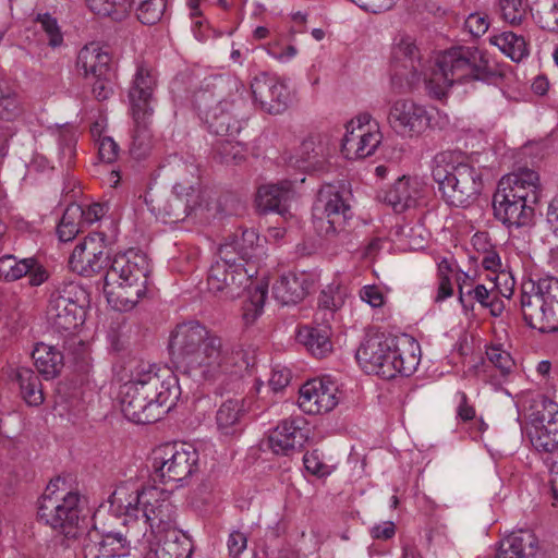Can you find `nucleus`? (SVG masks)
Listing matches in <instances>:
<instances>
[{"label":"nucleus","mask_w":558,"mask_h":558,"mask_svg":"<svg viewBox=\"0 0 558 558\" xmlns=\"http://www.w3.org/2000/svg\"><path fill=\"white\" fill-rule=\"evenodd\" d=\"M391 87L397 94H405L424 80L427 94L441 100L454 83L482 81L497 84L505 70L489 58L487 52L475 47L459 46L441 53L427 74L420 50L410 36H403L391 52Z\"/></svg>","instance_id":"obj_1"},{"label":"nucleus","mask_w":558,"mask_h":558,"mask_svg":"<svg viewBox=\"0 0 558 558\" xmlns=\"http://www.w3.org/2000/svg\"><path fill=\"white\" fill-rule=\"evenodd\" d=\"M69 267L84 277L107 268L102 290L107 301L119 311L132 310L146 295L151 272L147 256L138 251L131 250L110 259L106 235L100 232L89 233L75 245Z\"/></svg>","instance_id":"obj_2"},{"label":"nucleus","mask_w":558,"mask_h":558,"mask_svg":"<svg viewBox=\"0 0 558 558\" xmlns=\"http://www.w3.org/2000/svg\"><path fill=\"white\" fill-rule=\"evenodd\" d=\"M169 349L178 372L196 381H220L222 387L241 384V366L222 339L197 320L179 324L170 336Z\"/></svg>","instance_id":"obj_3"},{"label":"nucleus","mask_w":558,"mask_h":558,"mask_svg":"<svg viewBox=\"0 0 558 558\" xmlns=\"http://www.w3.org/2000/svg\"><path fill=\"white\" fill-rule=\"evenodd\" d=\"M241 87L230 75H214L202 81L192 104L209 132L222 137H234L241 132L245 120Z\"/></svg>","instance_id":"obj_4"},{"label":"nucleus","mask_w":558,"mask_h":558,"mask_svg":"<svg viewBox=\"0 0 558 558\" xmlns=\"http://www.w3.org/2000/svg\"><path fill=\"white\" fill-rule=\"evenodd\" d=\"M432 177L442 199L454 207L465 208L473 204L484 186L481 170L451 150L435 155Z\"/></svg>","instance_id":"obj_5"},{"label":"nucleus","mask_w":558,"mask_h":558,"mask_svg":"<svg viewBox=\"0 0 558 558\" xmlns=\"http://www.w3.org/2000/svg\"><path fill=\"white\" fill-rule=\"evenodd\" d=\"M81 495L69 488L63 476L51 480L38 500V519L66 537L75 536L81 520Z\"/></svg>","instance_id":"obj_6"},{"label":"nucleus","mask_w":558,"mask_h":558,"mask_svg":"<svg viewBox=\"0 0 558 558\" xmlns=\"http://www.w3.org/2000/svg\"><path fill=\"white\" fill-rule=\"evenodd\" d=\"M524 322L541 332L558 331V278L545 276L533 282L531 291H522Z\"/></svg>","instance_id":"obj_7"},{"label":"nucleus","mask_w":558,"mask_h":558,"mask_svg":"<svg viewBox=\"0 0 558 558\" xmlns=\"http://www.w3.org/2000/svg\"><path fill=\"white\" fill-rule=\"evenodd\" d=\"M350 197L351 193L343 184L327 185L319 190L313 207V223L318 234L332 238L347 232L353 216Z\"/></svg>","instance_id":"obj_8"},{"label":"nucleus","mask_w":558,"mask_h":558,"mask_svg":"<svg viewBox=\"0 0 558 558\" xmlns=\"http://www.w3.org/2000/svg\"><path fill=\"white\" fill-rule=\"evenodd\" d=\"M124 509L125 515L135 519L141 512L151 532L169 530L175 518V508L169 495L155 486L144 487L136 490L133 496L130 495Z\"/></svg>","instance_id":"obj_9"},{"label":"nucleus","mask_w":558,"mask_h":558,"mask_svg":"<svg viewBox=\"0 0 558 558\" xmlns=\"http://www.w3.org/2000/svg\"><path fill=\"white\" fill-rule=\"evenodd\" d=\"M198 453L186 444H166L154 450V481L177 486L197 470Z\"/></svg>","instance_id":"obj_10"},{"label":"nucleus","mask_w":558,"mask_h":558,"mask_svg":"<svg viewBox=\"0 0 558 558\" xmlns=\"http://www.w3.org/2000/svg\"><path fill=\"white\" fill-rule=\"evenodd\" d=\"M85 299L86 291L78 283H60L49 295L47 318L51 327L59 332L75 329L83 322Z\"/></svg>","instance_id":"obj_11"},{"label":"nucleus","mask_w":558,"mask_h":558,"mask_svg":"<svg viewBox=\"0 0 558 558\" xmlns=\"http://www.w3.org/2000/svg\"><path fill=\"white\" fill-rule=\"evenodd\" d=\"M142 390L151 403L158 401L159 409H166V414L179 398V385L175 376L167 367L141 361L131 371L130 378Z\"/></svg>","instance_id":"obj_12"},{"label":"nucleus","mask_w":558,"mask_h":558,"mask_svg":"<svg viewBox=\"0 0 558 558\" xmlns=\"http://www.w3.org/2000/svg\"><path fill=\"white\" fill-rule=\"evenodd\" d=\"M189 178L183 182H175L173 191L169 195L148 193L145 203L148 209L157 217L168 223L184 221L198 205V196L195 186L190 183Z\"/></svg>","instance_id":"obj_13"},{"label":"nucleus","mask_w":558,"mask_h":558,"mask_svg":"<svg viewBox=\"0 0 558 558\" xmlns=\"http://www.w3.org/2000/svg\"><path fill=\"white\" fill-rule=\"evenodd\" d=\"M387 121L398 135L413 137L429 128L430 116L424 106L410 99H399L390 106Z\"/></svg>","instance_id":"obj_14"},{"label":"nucleus","mask_w":558,"mask_h":558,"mask_svg":"<svg viewBox=\"0 0 558 558\" xmlns=\"http://www.w3.org/2000/svg\"><path fill=\"white\" fill-rule=\"evenodd\" d=\"M141 390L142 386H136L131 379L121 386L120 403L124 416L137 424L159 421L166 414V409H159L158 401L151 403Z\"/></svg>","instance_id":"obj_15"},{"label":"nucleus","mask_w":558,"mask_h":558,"mask_svg":"<svg viewBox=\"0 0 558 558\" xmlns=\"http://www.w3.org/2000/svg\"><path fill=\"white\" fill-rule=\"evenodd\" d=\"M298 402L307 414L330 412L339 402L338 386L329 377L308 380L301 387Z\"/></svg>","instance_id":"obj_16"},{"label":"nucleus","mask_w":558,"mask_h":558,"mask_svg":"<svg viewBox=\"0 0 558 558\" xmlns=\"http://www.w3.org/2000/svg\"><path fill=\"white\" fill-rule=\"evenodd\" d=\"M251 90L255 101L271 114L282 112L290 100V93L286 84L266 72L254 76L251 82Z\"/></svg>","instance_id":"obj_17"},{"label":"nucleus","mask_w":558,"mask_h":558,"mask_svg":"<svg viewBox=\"0 0 558 558\" xmlns=\"http://www.w3.org/2000/svg\"><path fill=\"white\" fill-rule=\"evenodd\" d=\"M28 278L31 287H39L49 279V272L35 257L19 258L7 254L0 257V280L14 282Z\"/></svg>","instance_id":"obj_18"},{"label":"nucleus","mask_w":558,"mask_h":558,"mask_svg":"<svg viewBox=\"0 0 558 558\" xmlns=\"http://www.w3.org/2000/svg\"><path fill=\"white\" fill-rule=\"evenodd\" d=\"M302 417L287 418L277 425L268 437L270 449L276 454L289 456L300 451L307 441V430Z\"/></svg>","instance_id":"obj_19"},{"label":"nucleus","mask_w":558,"mask_h":558,"mask_svg":"<svg viewBox=\"0 0 558 558\" xmlns=\"http://www.w3.org/2000/svg\"><path fill=\"white\" fill-rule=\"evenodd\" d=\"M83 558H121L128 555V541L120 533L99 534L94 530L82 539Z\"/></svg>","instance_id":"obj_20"},{"label":"nucleus","mask_w":558,"mask_h":558,"mask_svg":"<svg viewBox=\"0 0 558 558\" xmlns=\"http://www.w3.org/2000/svg\"><path fill=\"white\" fill-rule=\"evenodd\" d=\"M157 86L155 72L146 65H138L129 89L131 113H154V90Z\"/></svg>","instance_id":"obj_21"},{"label":"nucleus","mask_w":558,"mask_h":558,"mask_svg":"<svg viewBox=\"0 0 558 558\" xmlns=\"http://www.w3.org/2000/svg\"><path fill=\"white\" fill-rule=\"evenodd\" d=\"M538 181V173L525 168L517 173L502 177L497 191L509 195L514 201L532 206L537 202Z\"/></svg>","instance_id":"obj_22"},{"label":"nucleus","mask_w":558,"mask_h":558,"mask_svg":"<svg viewBox=\"0 0 558 558\" xmlns=\"http://www.w3.org/2000/svg\"><path fill=\"white\" fill-rule=\"evenodd\" d=\"M354 125V121L345 125L347 132L342 138L341 151L348 159H364L374 154L381 142V135L378 131L355 129Z\"/></svg>","instance_id":"obj_23"},{"label":"nucleus","mask_w":558,"mask_h":558,"mask_svg":"<svg viewBox=\"0 0 558 558\" xmlns=\"http://www.w3.org/2000/svg\"><path fill=\"white\" fill-rule=\"evenodd\" d=\"M493 209L495 218L508 228L529 226L534 216L533 206L514 201L498 191L493 196Z\"/></svg>","instance_id":"obj_24"},{"label":"nucleus","mask_w":558,"mask_h":558,"mask_svg":"<svg viewBox=\"0 0 558 558\" xmlns=\"http://www.w3.org/2000/svg\"><path fill=\"white\" fill-rule=\"evenodd\" d=\"M527 430L531 444L539 452L558 447V411L533 413Z\"/></svg>","instance_id":"obj_25"},{"label":"nucleus","mask_w":558,"mask_h":558,"mask_svg":"<svg viewBox=\"0 0 558 558\" xmlns=\"http://www.w3.org/2000/svg\"><path fill=\"white\" fill-rule=\"evenodd\" d=\"M76 68L85 80L114 71L111 54L96 43L87 44L78 51Z\"/></svg>","instance_id":"obj_26"},{"label":"nucleus","mask_w":558,"mask_h":558,"mask_svg":"<svg viewBox=\"0 0 558 558\" xmlns=\"http://www.w3.org/2000/svg\"><path fill=\"white\" fill-rule=\"evenodd\" d=\"M312 284L307 274L288 272L274 283L272 295L282 305H294L307 295Z\"/></svg>","instance_id":"obj_27"},{"label":"nucleus","mask_w":558,"mask_h":558,"mask_svg":"<svg viewBox=\"0 0 558 558\" xmlns=\"http://www.w3.org/2000/svg\"><path fill=\"white\" fill-rule=\"evenodd\" d=\"M293 195V185L288 180L262 185L256 195V205L262 213L274 211L283 216Z\"/></svg>","instance_id":"obj_28"},{"label":"nucleus","mask_w":558,"mask_h":558,"mask_svg":"<svg viewBox=\"0 0 558 558\" xmlns=\"http://www.w3.org/2000/svg\"><path fill=\"white\" fill-rule=\"evenodd\" d=\"M417 364V356L414 353L405 354L392 338L389 351L385 352L380 366L376 371V375L384 379H392L397 375L410 376L415 371Z\"/></svg>","instance_id":"obj_29"},{"label":"nucleus","mask_w":558,"mask_h":558,"mask_svg":"<svg viewBox=\"0 0 558 558\" xmlns=\"http://www.w3.org/2000/svg\"><path fill=\"white\" fill-rule=\"evenodd\" d=\"M420 195L417 181L402 175L388 190L383 191L378 197L390 205L396 213H402L415 206Z\"/></svg>","instance_id":"obj_30"},{"label":"nucleus","mask_w":558,"mask_h":558,"mask_svg":"<svg viewBox=\"0 0 558 558\" xmlns=\"http://www.w3.org/2000/svg\"><path fill=\"white\" fill-rule=\"evenodd\" d=\"M391 339L384 333L367 335L364 338L356 350L355 357L366 373L376 374L385 352L389 351Z\"/></svg>","instance_id":"obj_31"},{"label":"nucleus","mask_w":558,"mask_h":558,"mask_svg":"<svg viewBox=\"0 0 558 558\" xmlns=\"http://www.w3.org/2000/svg\"><path fill=\"white\" fill-rule=\"evenodd\" d=\"M538 549L537 537L529 530H520L505 537L499 545L498 558H533Z\"/></svg>","instance_id":"obj_32"},{"label":"nucleus","mask_w":558,"mask_h":558,"mask_svg":"<svg viewBox=\"0 0 558 558\" xmlns=\"http://www.w3.org/2000/svg\"><path fill=\"white\" fill-rule=\"evenodd\" d=\"M331 328L328 323L317 324L316 326L300 327L296 332V340L303 344L307 351L318 357H325L332 350L330 341Z\"/></svg>","instance_id":"obj_33"},{"label":"nucleus","mask_w":558,"mask_h":558,"mask_svg":"<svg viewBox=\"0 0 558 558\" xmlns=\"http://www.w3.org/2000/svg\"><path fill=\"white\" fill-rule=\"evenodd\" d=\"M134 129L132 131L130 154L133 158L145 159L151 151L154 140L150 130L153 113L132 114Z\"/></svg>","instance_id":"obj_34"},{"label":"nucleus","mask_w":558,"mask_h":558,"mask_svg":"<svg viewBox=\"0 0 558 558\" xmlns=\"http://www.w3.org/2000/svg\"><path fill=\"white\" fill-rule=\"evenodd\" d=\"M244 415L243 399L226 400L216 413L218 429L223 435H234L241 430V418Z\"/></svg>","instance_id":"obj_35"},{"label":"nucleus","mask_w":558,"mask_h":558,"mask_svg":"<svg viewBox=\"0 0 558 558\" xmlns=\"http://www.w3.org/2000/svg\"><path fill=\"white\" fill-rule=\"evenodd\" d=\"M37 371L47 379L58 376L63 367V355L54 347L37 343L32 352Z\"/></svg>","instance_id":"obj_36"},{"label":"nucleus","mask_w":558,"mask_h":558,"mask_svg":"<svg viewBox=\"0 0 558 558\" xmlns=\"http://www.w3.org/2000/svg\"><path fill=\"white\" fill-rule=\"evenodd\" d=\"M501 277H506V274L497 275L495 280V287L488 290L484 284L477 283L475 290L473 291V295L471 296V304L474 307V303L477 302L482 307L487 308L489 313L498 317L505 311L504 301L499 299L498 294L500 293L505 298H510L512 294V289H507L508 292L496 291L495 288H498V280Z\"/></svg>","instance_id":"obj_37"},{"label":"nucleus","mask_w":558,"mask_h":558,"mask_svg":"<svg viewBox=\"0 0 558 558\" xmlns=\"http://www.w3.org/2000/svg\"><path fill=\"white\" fill-rule=\"evenodd\" d=\"M15 379L20 385L22 398L28 405L38 407L44 402L41 383L33 369L19 367L15 373Z\"/></svg>","instance_id":"obj_38"},{"label":"nucleus","mask_w":558,"mask_h":558,"mask_svg":"<svg viewBox=\"0 0 558 558\" xmlns=\"http://www.w3.org/2000/svg\"><path fill=\"white\" fill-rule=\"evenodd\" d=\"M489 43L514 62H520L527 57L529 48L525 38L513 32H502L489 37Z\"/></svg>","instance_id":"obj_39"},{"label":"nucleus","mask_w":558,"mask_h":558,"mask_svg":"<svg viewBox=\"0 0 558 558\" xmlns=\"http://www.w3.org/2000/svg\"><path fill=\"white\" fill-rule=\"evenodd\" d=\"M259 236L253 229H244L241 235L230 236L220 246H230V256L239 255L242 260L250 262L257 256Z\"/></svg>","instance_id":"obj_40"},{"label":"nucleus","mask_w":558,"mask_h":558,"mask_svg":"<svg viewBox=\"0 0 558 558\" xmlns=\"http://www.w3.org/2000/svg\"><path fill=\"white\" fill-rule=\"evenodd\" d=\"M219 256L220 260L211 265L207 277L208 288L214 293L223 292L228 288L230 265L235 262V257L230 256V246H220Z\"/></svg>","instance_id":"obj_41"},{"label":"nucleus","mask_w":558,"mask_h":558,"mask_svg":"<svg viewBox=\"0 0 558 558\" xmlns=\"http://www.w3.org/2000/svg\"><path fill=\"white\" fill-rule=\"evenodd\" d=\"M530 12L541 28L558 33V0H530Z\"/></svg>","instance_id":"obj_42"},{"label":"nucleus","mask_w":558,"mask_h":558,"mask_svg":"<svg viewBox=\"0 0 558 558\" xmlns=\"http://www.w3.org/2000/svg\"><path fill=\"white\" fill-rule=\"evenodd\" d=\"M83 207L78 204L72 203L65 208L57 227V234L61 242H69L76 236L83 223Z\"/></svg>","instance_id":"obj_43"},{"label":"nucleus","mask_w":558,"mask_h":558,"mask_svg":"<svg viewBox=\"0 0 558 558\" xmlns=\"http://www.w3.org/2000/svg\"><path fill=\"white\" fill-rule=\"evenodd\" d=\"M343 305V294L339 287L328 286L324 289L318 298V308L315 314V322L322 319L329 323L333 318V314Z\"/></svg>","instance_id":"obj_44"},{"label":"nucleus","mask_w":558,"mask_h":558,"mask_svg":"<svg viewBox=\"0 0 558 558\" xmlns=\"http://www.w3.org/2000/svg\"><path fill=\"white\" fill-rule=\"evenodd\" d=\"M87 7L97 15L121 21L132 9V0H85Z\"/></svg>","instance_id":"obj_45"},{"label":"nucleus","mask_w":558,"mask_h":558,"mask_svg":"<svg viewBox=\"0 0 558 558\" xmlns=\"http://www.w3.org/2000/svg\"><path fill=\"white\" fill-rule=\"evenodd\" d=\"M34 23L39 26V33L46 36V45L52 49L59 48L63 45V33L58 24V20L50 13H38L34 19Z\"/></svg>","instance_id":"obj_46"},{"label":"nucleus","mask_w":558,"mask_h":558,"mask_svg":"<svg viewBox=\"0 0 558 558\" xmlns=\"http://www.w3.org/2000/svg\"><path fill=\"white\" fill-rule=\"evenodd\" d=\"M76 135L72 128L64 126L57 132V157L61 165L70 166L76 154Z\"/></svg>","instance_id":"obj_47"},{"label":"nucleus","mask_w":558,"mask_h":558,"mask_svg":"<svg viewBox=\"0 0 558 558\" xmlns=\"http://www.w3.org/2000/svg\"><path fill=\"white\" fill-rule=\"evenodd\" d=\"M267 298V287L256 286L251 291L250 300L243 305V320L246 326L252 325L262 315Z\"/></svg>","instance_id":"obj_48"},{"label":"nucleus","mask_w":558,"mask_h":558,"mask_svg":"<svg viewBox=\"0 0 558 558\" xmlns=\"http://www.w3.org/2000/svg\"><path fill=\"white\" fill-rule=\"evenodd\" d=\"M166 10V0L143 1L136 5V16L142 24L155 25Z\"/></svg>","instance_id":"obj_49"},{"label":"nucleus","mask_w":558,"mask_h":558,"mask_svg":"<svg viewBox=\"0 0 558 558\" xmlns=\"http://www.w3.org/2000/svg\"><path fill=\"white\" fill-rule=\"evenodd\" d=\"M20 49L23 50L26 56L32 59L37 57L40 58L41 51L46 47V40L43 35L39 34V31L36 28L27 27L23 32Z\"/></svg>","instance_id":"obj_50"},{"label":"nucleus","mask_w":558,"mask_h":558,"mask_svg":"<svg viewBox=\"0 0 558 558\" xmlns=\"http://www.w3.org/2000/svg\"><path fill=\"white\" fill-rule=\"evenodd\" d=\"M301 160L304 162L305 169L320 170L324 167L325 158L323 156V148L319 146L318 150L313 140L303 141L300 147Z\"/></svg>","instance_id":"obj_51"},{"label":"nucleus","mask_w":558,"mask_h":558,"mask_svg":"<svg viewBox=\"0 0 558 558\" xmlns=\"http://www.w3.org/2000/svg\"><path fill=\"white\" fill-rule=\"evenodd\" d=\"M116 72L111 71L109 75L102 74L99 77L86 80L92 86V94L98 101L109 99L114 92Z\"/></svg>","instance_id":"obj_52"},{"label":"nucleus","mask_w":558,"mask_h":558,"mask_svg":"<svg viewBox=\"0 0 558 558\" xmlns=\"http://www.w3.org/2000/svg\"><path fill=\"white\" fill-rule=\"evenodd\" d=\"M531 2L530 0H527ZM523 0H499L501 15L506 22L510 24H520L526 14L527 7Z\"/></svg>","instance_id":"obj_53"},{"label":"nucleus","mask_w":558,"mask_h":558,"mask_svg":"<svg viewBox=\"0 0 558 558\" xmlns=\"http://www.w3.org/2000/svg\"><path fill=\"white\" fill-rule=\"evenodd\" d=\"M173 171L178 179L177 182H183L184 178H189L191 180L190 184L193 186L197 183L198 166L193 160L174 156ZM185 185H189V183H185Z\"/></svg>","instance_id":"obj_54"},{"label":"nucleus","mask_w":558,"mask_h":558,"mask_svg":"<svg viewBox=\"0 0 558 558\" xmlns=\"http://www.w3.org/2000/svg\"><path fill=\"white\" fill-rule=\"evenodd\" d=\"M216 150L223 162H240L244 158L242 145L228 138L220 140Z\"/></svg>","instance_id":"obj_55"},{"label":"nucleus","mask_w":558,"mask_h":558,"mask_svg":"<svg viewBox=\"0 0 558 558\" xmlns=\"http://www.w3.org/2000/svg\"><path fill=\"white\" fill-rule=\"evenodd\" d=\"M303 462L305 469L316 476H326L332 471V468L324 462L323 456L318 450L306 452L303 457Z\"/></svg>","instance_id":"obj_56"},{"label":"nucleus","mask_w":558,"mask_h":558,"mask_svg":"<svg viewBox=\"0 0 558 558\" xmlns=\"http://www.w3.org/2000/svg\"><path fill=\"white\" fill-rule=\"evenodd\" d=\"M22 112L21 102L15 95L0 97V119L12 121Z\"/></svg>","instance_id":"obj_57"},{"label":"nucleus","mask_w":558,"mask_h":558,"mask_svg":"<svg viewBox=\"0 0 558 558\" xmlns=\"http://www.w3.org/2000/svg\"><path fill=\"white\" fill-rule=\"evenodd\" d=\"M489 362L494 364L502 375L508 374L513 366L510 354L499 348L493 347L486 352Z\"/></svg>","instance_id":"obj_58"},{"label":"nucleus","mask_w":558,"mask_h":558,"mask_svg":"<svg viewBox=\"0 0 558 558\" xmlns=\"http://www.w3.org/2000/svg\"><path fill=\"white\" fill-rule=\"evenodd\" d=\"M489 26V22L487 16L482 13H471L465 22L464 27L472 34L474 37H480L484 35Z\"/></svg>","instance_id":"obj_59"},{"label":"nucleus","mask_w":558,"mask_h":558,"mask_svg":"<svg viewBox=\"0 0 558 558\" xmlns=\"http://www.w3.org/2000/svg\"><path fill=\"white\" fill-rule=\"evenodd\" d=\"M245 281H248L246 270L242 265H236L235 262L231 263L227 277L228 288L225 291L233 294L234 288H241Z\"/></svg>","instance_id":"obj_60"},{"label":"nucleus","mask_w":558,"mask_h":558,"mask_svg":"<svg viewBox=\"0 0 558 558\" xmlns=\"http://www.w3.org/2000/svg\"><path fill=\"white\" fill-rule=\"evenodd\" d=\"M227 547L229 555L233 558H239V556L246 549L247 547V536L240 531H233L229 534L227 541Z\"/></svg>","instance_id":"obj_61"},{"label":"nucleus","mask_w":558,"mask_h":558,"mask_svg":"<svg viewBox=\"0 0 558 558\" xmlns=\"http://www.w3.org/2000/svg\"><path fill=\"white\" fill-rule=\"evenodd\" d=\"M98 154L102 161L111 163L118 158L119 146L111 137L105 136L99 140Z\"/></svg>","instance_id":"obj_62"},{"label":"nucleus","mask_w":558,"mask_h":558,"mask_svg":"<svg viewBox=\"0 0 558 558\" xmlns=\"http://www.w3.org/2000/svg\"><path fill=\"white\" fill-rule=\"evenodd\" d=\"M362 301L372 307H380L385 303V296L377 286H365L360 291Z\"/></svg>","instance_id":"obj_63"},{"label":"nucleus","mask_w":558,"mask_h":558,"mask_svg":"<svg viewBox=\"0 0 558 558\" xmlns=\"http://www.w3.org/2000/svg\"><path fill=\"white\" fill-rule=\"evenodd\" d=\"M546 220L550 225L554 238L558 241V195L548 205Z\"/></svg>","instance_id":"obj_64"}]
</instances>
